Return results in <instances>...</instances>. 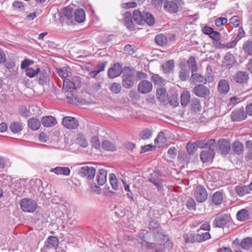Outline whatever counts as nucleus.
Masks as SVG:
<instances>
[{"label": "nucleus", "mask_w": 252, "mask_h": 252, "mask_svg": "<svg viewBox=\"0 0 252 252\" xmlns=\"http://www.w3.org/2000/svg\"><path fill=\"white\" fill-rule=\"evenodd\" d=\"M135 69L133 67L125 66L123 68L122 85L126 89L131 88L135 82Z\"/></svg>", "instance_id": "obj_1"}, {"label": "nucleus", "mask_w": 252, "mask_h": 252, "mask_svg": "<svg viewBox=\"0 0 252 252\" xmlns=\"http://www.w3.org/2000/svg\"><path fill=\"white\" fill-rule=\"evenodd\" d=\"M188 63L189 65L192 73L191 79L194 82L201 83L206 84L204 76L200 74L195 73L197 71V64L195 58L190 56L188 60Z\"/></svg>", "instance_id": "obj_2"}, {"label": "nucleus", "mask_w": 252, "mask_h": 252, "mask_svg": "<svg viewBox=\"0 0 252 252\" xmlns=\"http://www.w3.org/2000/svg\"><path fill=\"white\" fill-rule=\"evenodd\" d=\"M20 205L21 210L27 213H33L37 208V203L31 198H25L21 199Z\"/></svg>", "instance_id": "obj_3"}, {"label": "nucleus", "mask_w": 252, "mask_h": 252, "mask_svg": "<svg viewBox=\"0 0 252 252\" xmlns=\"http://www.w3.org/2000/svg\"><path fill=\"white\" fill-rule=\"evenodd\" d=\"M80 87V83L77 77H72L71 80L64 79L63 89L66 92H73Z\"/></svg>", "instance_id": "obj_4"}, {"label": "nucleus", "mask_w": 252, "mask_h": 252, "mask_svg": "<svg viewBox=\"0 0 252 252\" xmlns=\"http://www.w3.org/2000/svg\"><path fill=\"white\" fill-rule=\"evenodd\" d=\"M78 174L81 177H86L88 180L93 179L95 174V168L92 166H83L79 169Z\"/></svg>", "instance_id": "obj_5"}, {"label": "nucleus", "mask_w": 252, "mask_h": 252, "mask_svg": "<svg viewBox=\"0 0 252 252\" xmlns=\"http://www.w3.org/2000/svg\"><path fill=\"white\" fill-rule=\"evenodd\" d=\"M194 195L198 202L202 203L207 199L208 193L203 186L199 185L195 189Z\"/></svg>", "instance_id": "obj_6"}, {"label": "nucleus", "mask_w": 252, "mask_h": 252, "mask_svg": "<svg viewBox=\"0 0 252 252\" xmlns=\"http://www.w3.org/2000/svg\"><path fill=\"white\" fill-rule=\"evenodd\" d=\"M229 218L227 214L219 213L213 221V226L223 228L228 222Z\"/></svg>", "instance_id": "obj_7"}, {"label": "nucleus", "mask_w": 252, "mask_h": 252, "mask_svg": "<svg viewBox=\"0 0 252 252\" xmlns=\"http://www.w3.org/2000/svg\"><path fill=\"white\" fill-rule=\"evenodd\" d=\"M153 84L147 80H141L137 85V91L141 94H147L152 92Z\"/></svg>", "instance_id": "obj_8"}, {"label": "nucleus", "mask_w": 252, "mask_h": 252, "mask_svg": "<svg viewBox=\"0 0 252 252\" xmlns=\"http://www.w3.org/2000/svg\"><path fill=\"white\" fill-rule=\"evenodd\" d=\"M193 93L198 97L206 98L210 94L209 89L203 84H199L193 88Z\"/></svg>", "instance_id": "obj_9"}, {"label": "nucleus", "mask_w": 252, "mask_h": 252, "mask_svg": "<svg viewBox=\"0 0 252 252\" xmlns=\"http://www.w3.org/2000/svg\"><path fill=\"white\" fill-rule=\"evenodd\" d=\"M230 117L233 122H239L246 119L247 114L244 107H242L233 110L231 113Z\"/></svg>", "instance_id": "obj_10"}, {"label": "nucleus", "mask_w": 252, "mask_h": 252, "mask_svg": "<svg viewBox=\"0 0 252 252\" xmlns=\"http://www.w3.org/2000/svg\"><path fill=\"white\" fill-rule=\"evenodd\" d=\"M180 2H182V0H176L175 2L167 1L164 4L163 8L165 11L169 13H175L178 11V4H180Z\"/></svg>", "instance_id": "obj_11"}, {"label": "nucleus", "mask_w": 252, "mask_h": 252, "mask_svg": "<svg viewBox=\"0 0 252 252\" xmlns=\"http://www.w3.org/2000/svg\"><path fill=\"white\" fill-rule=\"evenodd\" d=\"M216 145H214L213 148L208 149L207 151H203L200 154V158L201 161L205 163L208 162L212 159L215 154V148Z\"/></svg>", "instance_id": "obj_12"}, {"label": "nucleus", "mask_w": 252, "mask_h": 252, "mask_svg": "<svg viewBox=\"0 0 252 252\" xmlns=\"http://www.w3.org/2000/svg\"><path fill=\"white\" fill-rule=\"evenodd\" d=\"M63 125L67 128L73 129L78 127V121L74 117L66 116L63 118Z\"/></svg>", "instance_id": "obj_13"}, {"label": "nucleus", "mask_w": 252, "mask_h": 252, "mask_svg": "<svg viewBox=\"0 0 252 252\" xmlns=\"http://www.w3.org/2000/svg\"><path fill=\"white\" fill-rule=\"evenodd\" d=\"M219 151L222 155L228 154L230 150V142L226 139H220L218 141Z\"/></svg>", "instance_id": "obj_14"}, {"label": "nucleus", "mask_w": 252, "mask_h": 252, "mask_svg": "<svg viewBox=\"0 0 252 252\" xmlns=\"http://www.w3.org/2000/svg\"><path fill=\"white\" fill-rule=\"evenodd\" d=\"M123 71L120 63H117L108 70V76L110 78H114L119 76Z\"/></svg>", "instance_id": "obj_15"}, {"label": "nucleus", "mask_w": 252, "mask_h": 252, "mask_svg": "<svg viewBox=\"0 0 252 252\" xmlns=\"http://www.w3.org/2000/svg\"><path fill=\"white\" fill-rule=\"evenodd\" d=\"M197 148L211 149L214 145H216V140L214 139H211L207 141L206 140H198L195 142Z\"/></svg>", "instance_id": "obj_16"}, {"label": "nucleus", "mask_w": 252, "mask_h": 252, "mask_svg": "<svg viewBox=\"0 0 252 252\" xmlns=\"http://www.w3.org/2000/svg\"><path fill=\"white\" fill-rule=\"evenodd\" d=\"M236 63V61L234 56L230 53H227L224 57L222 62L223 65L226 67L230 68L232 67Z\"/></svg>", "instance_id": "obj_17"}, {"label": "nucleus", "mask_w": 252, "mask_h": 252, "mask_svg": "<svg viewBox=\"0 0 252 252\" xmlns=\"http://www.w3.org/2000/svg\"><path fill=\"white\" fill-rule=\"evenodd\" d=\"M50 172H53L57 175L67 176L70 173V170L68 167L57 166L55 168H51Z\"/></svg>", "instance_id": "obj_18"}, {"label": "nucleus", "mask_w": 252, "mask_h": 252, "mask_svg": "<svg viewBox=\"0 0 252 252\" xmlns=\"http://www.w3.org/2000/svg\"><path fill=\"white\" fill-rule=\"evenodd\" d=\"M233 79L237 83H244L249 79V74L247 72L239 71L233 76Z\"/></svg>", "instance_id": "obj_19"}, {"label": "nucleus", "mask_w": 252, "mask_h": 252, "mask_svg": "<svg viewBox=\"0 0 252 252\" xmlns=\"http://www.w3.org/2000/svg\"><path fill=\"white\" fill-rule=\"evenodd\" d=\"M41 124L45 127H52L56 125L57 122L56 118L51 116H44L41 120Z\"/></svg>", "instance_id": "obj_20"}, {"label": "nucleus", "mask_w": 252, "mask_h": 252, "mask_svg": "<svg viewBox=\"0 0 252 252\" xmlns=\"http://www.w3.org/2000/svg\"><path fill=\"white\" fill-rule=\"evenodd\" d=\"M102 148L107 151L115 152L117 150L116 142L108 140H104L101 144Z\"/></svg>", "instance_id": "obj_21"}, {"label": "nucleus", "mask_w": 252, "mask_h": 252, "mask_svg": "<svg viewBox=\"0 0 252 252\" xmlns=\"http://www.w3.org/2000/svg\"><path fill=\"white\" fill-rule=\"evenodd\" d=\"M218 91L221 94H226L229 90V85L227 81L222 79L219 82Z\"/></svg>", "instance_id": "obj_22"}, {"label": "nucleus", "mask_w": 252, "mask_h": 252, "mask_svg": "<svg viewBox=\"0 0 252 252\" xmlns=\"http://www.w3.org/2000/svg\"><path fill=\"white\" fill-rule=\"evenodd\" d=\"M236 218L241 221L247 220L250 219V212L246 209H242L237 213Z\"/></svg>", "instance_id": "obj_23"}, {"label": "nucleus", "mask_w": 252, "mask_h": 252, "mask_svg": "<svg viewBox=\"0 0 252 252\" xmlns=\"http://www.w3.org/2000/svg\"><path fill=\"white\" fill-rule=\"evenodd\" d=\"M183 237L186 243H194L198 242L197 234L191 232L187 233L183 235Z\"/></svg>", "instance_id": "obj_24"}, {"label": "nucleus", "mask_w": 252, "mask_h": 252, "mask_svg": "<svg viewBox=\"0 0 252 252\" xmlns=\"http://www.w3.org/2000/svg\"><path fill=\"white\" fill-rule=\"evenodd\" d=\"M41 123V121L38 119L35 118H32L28 120V126L32 130H36L39 128Z\"/></svg>", "instance_id": "obj_25"}, {"label": "nucleus", "mask_w": 252, "mask_h": 252, "mask_svg": "<svg viewBox=\"0 0 252 252\" xmlns=\"http://www.w3.org/2000/svg\"><path fill=\"white\" fill-rule=\"evenodd\" d=\"M97 182L99 185H103L106 181L107 178V171L104 169H100L99 173L96 176Z\"/></svg>", "instance_id": "obj_26"}, {"label": "nucleus", "mask_w": 252, "mask_h": 252, "mask_svg": "<svg viewBox=\"0 0 252 252\" xmlns=\"http://www.w3.org/2000/svg\"><path fill=\"white\" fill-rule=\"evenodd\" d=\"M232 149L235 154L240 155L243 153L244 145L240 141H235L232 145Z\"/></svg>", "instance_id": "obj_27"}, {"label": "nucleus", "mask_w": 252, "mask_h": 252, "mask_svg": "<svg viewBox=\"0 0 252 252\" xmlns=\"http://www.w3.org/2000/svg\"><path fill=\"white\" fill-rule=\"evenodd\" d=\"M174 62L173 60H170L161 65V67L165 73L169 74L172 72L174 69Z\"/></svg>", "instance_id": "obj_28"}, {"label": "nucleus", "mask_w": 252, "mask_h": 252, "mask_svg": "<svg viewBox=\"0 0 252 252\" xmlns=\"http://www.w3.org/2000/svg\"><path fill=\"white\" fill-rule=\"evenodd\" d=\"M156 43L160 46H164L167 44L166 36L163 33H159L156 35L155 37Z\"/></svg>", "instance_id": "obj_29"}, {"label": "nucleus", "mask_w": 252, "mask_h": 252, "mask_svg": "<svg viewBox=\"0 0 252 252\" xmlns=\"http://www.w3.org/2000/svg\"><path fill=\"white\" fill-rule=\"evenodd\" d=\"M9 129L13 133H18L23 130V126L20 122H13L9 126Z\"/></svg>", "instance_id": "obj_30"}, {"label": "nucleus", "mask_w": 252, "mask_h": 252, "mask_svg": "<svg viewBox=\"0 0 252 252\" xmlns=\"http://www.w3.org/2000/svg\"><path fill=\"white\" fill-rule=\"evenodd\" d=\"M190 99V94L189 91H184L181 95V103L183 107H186L188 105Z\"/></svg>", "instance_id": "obj_31"}, {"label": "nucleus", "mask_w": 252, "mask_h": 252, "mask_svg": "<svg viewBox=\"0 0 252 252\" xmlns=\"http://www.w3.org/2000/svg\"><path fill=\"white\" fill-rule=\"evenodd\" d=\"M38 75V82L42 85L46 84L49 81V77L45 70H40Z\"/></svg>", "instance_id": "obj_32"}, {"label": "nucleus", "mask_w": 252, "mask_h": 252, "mask_svg": "<svg viewBox=\"0 0 252 252\" xmlns=\"http://www.w3.org/2000/svg\"><path fill=\"white\" fill-rule=\"evenodd\" d=\"M156 92L158 99L161 102H164L166 97V89L162 86H160L157 88Z\"/></svg>", "instance_id": "obj_33"}, {"label": "nucleus", "mask_w": 252, "mask_h": 252, "mask_svg": "<svg viewBox=\"0 0 252 252\" xmlns=\"http://www.w3.org/2000/svg\"><path fill=\"white\" fill-rule=\"evenodd\" d=\"M47 242L48 245H46V247L50 249L57 248L59 245V239L57 237L52 236H50L47 238Z\"/></svg>", "instance_id": "obj_34"}, {"label": "nucleus", "mask_w": 252, "mask_h": 252, "mask_svg": "<svg viewBox=\"0 0 252 252\" xmlns=\"http://www.w3.org/2000/svg\"><path fill=\"white\" fill-rule=\"evenodd\" d=\"M149 229L155 233H158L160 229L159 223L155 219H151L149 220Z\"/></svg>", "instance_id": "obj_35"}, {"label": "nucleus", "mask_w": 252, "mask_h": 252, "mask_svg": "<svg viewBox=\"0 0 252 252\" xmlns=\"http://www.w3.org/2000/svg\"><path fill=\"white\" fill-rule=\"evenodd\" d=\"M213 203L215 205H220L223 200V195L221 192L217 191L215 192L212 198Z\"/></svg>", "instance_id": "obj_36"}, {"label": "nucleus", "mask_w": 252, "mask_h": 252, "mask_svg": "<svg viewBox=\"0 0 252 252\" xmlns=\"http://www.w3.org/2000/svg\"><path fill=\"white\" fill-rule=\"evenodd\" d=\"M74 17H60L58 19L59 22L57 23H60L61 25H63L64 24H66L67 25H70L71 24H74ZM55 20H58V19H56Z\"/></svg>", "instance_id": "obj_37"}, {"label": "nucleus", "mask_w": 252, "mask_h": 252, "mask_svg": "<svg viewBox=\"0 0 252 252\" xmlns=\"http://www.w3.org/2000/svg\"><path fill=\"white\" fill-rule=\"evenodd\" d=\"M246 147L248 151L245 156V159L247 161L252 160V141H247L246 143Z\"/></svg>", "instance_id": "obj_38"}, {"label": "nucleus", "mask_w": 252, "mask_h": 252, "mask_svg": "<svg viewBox=\"0 0 252 252\" xmlns=\"http://www.w3.org/2000/svg\"><path fill=\"white\" fill-rule=\"evenodd\" d=\"M242 49L246 54L252 56V41H245L242 45Z\"/></svg>", "instance_id": "obj_39"}, {"label": "nucleus", "mask_w": 252, "mask_h": 252, "mask_svg": "<svg viewBox=\"0 0 252 252\" xmlns=\"http://www.w3.org/2000/svg\"><path fill=\"white\" fill-rule=\"evenodd\" d=\"M153 135V131L149 128H145L139 133L140 139L146 140L150 139Z\"/></svg>", "instance_id": "obj_40"}, {"label": "nucleus", "mask_w": 252, "mask_h": 252, "mask_svg": "<svg viewBox=\"0 0 252 252\" xmlns=\"http://www.w3.org/2000/svg\"><path fill=\"white\" fill-rule=\"evenodd\" d=\"M242 248L245 250H249L252 247V238L247 237L242 240L240 243Z\"/></svg>", "instance_id": "obj_41"}, {"label": "nucleus", "mask_w": 252, "mask_h": 252, "mask_svg": "<svg viewBox=\"0 0 252 252\" xmlns=\"http://www.w3.org/2000/svg\"><path fill=\"white\" fill-rule=\"evenodd\" d=\"M76 141L77 143L83 148H86L89 145L85 136L81 133L77 134Z\"/></svg>", "instance_id": "obj_42"}, {"label": "nucleus", "mask_w": 252, "mask_h": 252, "mask_svg": "<svg viewBox=\"0 0 252 252\" xmlns=\"http://www.w3.org/2000/svg\"><path fill=\"white\" fill-rule=\"evenodd\" d=\"M26 74L30 78H33L40 72V68L36 67L33 69L32 67H28L25 70Z\"/></svg>", "instance_id": "obj_43"}, {"label": "nucleus", "mask_w": 252, "mask_h": 252, "mask_svg": "<svg viewBox=\"0 0 252 252\" xmlns=\"http://www.w3.org/2000/svg\"><path fill=\"white\" fill-rule=\"evenodd\" d=\"M191 108L192 110L196 111H201V104L200 101L197 98H193L191 100Z\"/></svg>", "instance_id": "obj_44"}, {"label": "nucleus", "mask_w": 252, "mask_h": 252, "mask_svg": "<svg viewBox=\"0 0 252 252\" xmlns=\"http://www.w3.org/2000/svg\"><path fill=\"white\" fill-rule=\"evenodd\" d=\"M73 11L72 6L69 5L61 9L59 12L60 16H72Z\"/></svg>", "instance_id": "obj_45"}, {"label": "nucleus", "mask_w": 252, "mask_h": 252, "mask_svg": "<svg viewBox=\"0 0 252 252\" xmlns=\"http://www.w3.org/2000/svg\"><path fill=\"white\" fill-rule=\"evenodd\" d=\"M190 71L189 68L185 69L182 68L179 72V78L181 80L185 81L187 80L189 76Z\"/></svg>", "instance_id": "obj_46"}, {"label": "nucleus", "mask_w": 252, "mask_h": 252, "mask_svg": "<svg viewBox=\"0 0 252 252\" xmlns=\"http://www.w3.org/2000/svg\"><path fill=\"white\" fill-rule=\"evenodd\" d=\"M109 181L112 188L117 190L119 189V186L117 181V179L115 175L113 173H110L109 174Z\"/></svg>", "instance_id": "obj_47"}, {"label": "nucleus", "mask_w": 252, "mask_h": 252, "mask_svg": "<svg viewBox=\"0 0 252 252\" xmlns=\"http://www.w3.org/2000/svg\"><path fill=\"white\" fill-rule=\"evenodd\" d=\"M68 69L69 68L66 67H63L60 68H58L57 69V72L60 77L63 78H65L68 76V73H70L68 71Z\"/></svg>", "instance_id": "obj_48"}, {"label": "nucleus", "mask_w": 252, "mask_h": 252, "mask_svg": "<svg viewBox=\"0 0 252 252\" xmlns=\"http://www.w3.org/2000/svg\"><path fill=\"white\" fill-rule=\"evenodd\" d=\"M151 80L155 84L161 86L164 84V80L158 74H154L151 77Z\"/></svg>", "instance_id": "obj_49"}, {"label": "nucleus", "mask_w": 252, "mask_h": 252, "mask_svg": "<svg viewBox=\"0 0 252 252\" xmlns=\"http://www.w3.org/2000/svg\"><path fill=\"white\" fill-rule=\"evenodd\" d=\"M19 113L23 117L27 118L30 116V110L25 106L22 105L19 108Z\"/></svg>", "instance_id": "obj_50"}, {"label": "nucleus", "mask_w": 252, "mask_h": 252, "mask_svg": "<svg viewBox=\"0 0 252 252\" xmlns=\"http://www.w3.org/2000/svg\"><path fill=\"white\" fill-rule=\"evenodd\" d=\"M197 238L198 239V242H201L207 240H209L211 238V235L209 232H206L204 233H197Z\"/></svg>", "instance_id": "obj_51"}, {"label": "nucleus", "mask_w": 252, "mask_h": 252, "mask_svg": "<svg viewBox=\"0 0 252 252\" xmlns=\"http://www.w3.org/2000/svg\"><path fill=\"white\" fill-rule=\"evenodd\" d=\"M14 9L18 11L25 10V5L22 1H15L12 4Z\"/></svg>", "instance_id": "obj_52"}, {"label": "nucleus", "mask_w": 252, "mask_h": 252, "mask_svg": "<svg viewBox=\"0 0 252 252\" xmlns=\"http://www.w3.org/2000/svg\"><path fill=\"white\" fill-rule=\"evenodd\" d=\"M110 90L112 93L115 94H119L121 90L120 84L118 83H113L110 86Z\"/></svg>", "instance_id": "obj_53"}, {"label": "nucleus", "mask_w": 252, "mask_h": 252, "mask_svg": "<svg viewBox=\"0 0 252 252\" xmlns=\"http://www.w3.org/2000/svg\"><path fill=\"white\" fill-rule=\"evenodd\" d=\"M186 206L189 210H196V202L191 197L189 198L186 202Z\"/></svg>", "instance_id": "obj_54"}, {"label": "nucleus", "mask_w": 252, "mask_h": 252, "mask_svg": "<svg viewBox=\"0 0 252 252\" xmlns=\"http://www.w3.org/2000/svg\"><path fill=\"white\" fill-rule=\"evenodd\" d=\"M125 25L130 30H134V26L132 21V17H125Z\"/></svg>", "instance_id": "obj_55"}, {"label": "nucleus", "mask_w": 252, "mask_h": 252, "mask_svg": "<svg viewBox=\"0 0 252 252\" xmlns=\"http://www.w3.org/2000/svg\"><path fill=\"white\" fill-rule=\"evenodd\" d=\"M187 149L189 154L193 155L197 150V147L195 143H188L187 145Z\"/></svg>", "instance_id": "obj_56"}, {"label": "nucleus", "mask_w": 252, "mask_h": 252, "mask_svg": "<svg viewBox=\"0 0 252 252\" xmlns=\"http://www.w3.org/2000/svg\"><path fill=\"white\" fill-rule=\"evenodd\" d=\"M149 181L157 187L158 190H160L163 188L162 180H157L155 178H151Z\"/></svg>", "instance_id": "obj_57"}, {"label": "nucleus", "mask_w": 252, "mask_h": 252, "mask_svg": "<svg viewBox=\"0 0 252 252\" xmlns=\"http://www.w3.org/2000/svg\"><path fill=\"white\" fill-rule=\"evenodd\" d=\"M92 145L96 149H98L100 147V143L98 136H94L92 137L91 140Z\"/></svg>", "instance_id": "obj_58"}, {"label": "nucleus", "mask_w": 252, "mask_h": 252, "mask_svg": "<svg viewBox=\"0 0 252 252\" xmlns=\"http://www.w3.org/2000/svg\"><path fill=\"white\" fill-rule=\"evenodd\" d=\"M201 27L202 32L206 35H209L211 34V32H213L214 29L213 28L209 27L205 24H201Z\"/></svg>", "instance_id": "obj_59"}, {"label": "nucleus", "mask_w": 252, "mask_h": 252, "mask_svg": "<svg viewBox=\"0 0 252 252\" xmlns=\"http://www.w3.org/2000/svg\"><path fill=\"white\" fill-rule=\"evenodd\" d=\"M124 49L125 51L127 52L130 55L134 54L136 51V48L135 46L130 44L126 45Z\"/></svg>", "instance_id": "obj_60"}, {"label": "nucleus", "mask_w": 252, "mask_h": 252, "mask_svg": "<svg viewBox=\"0 0 252 252\" xmlns=\"http://www.w3.org/2000/svg\"><path fill=\"white\" fill-rule=\"evenodd\" d=\"M3 181H2V186H6L8 185V186H10L11 185V183L12 181V178L9 176H6L4 175L2 176Z\"/></svg>", "instance_id": "obj_61"}, {"label": "nucleus", "mask_w": 252, "mask_h": 252, "mask_svg": "<svg viewBox=\"0 0 252 252\" xmlns=\"http://www.w3.org/2000/svg\"><path fill=\"white\" fill-rule=\"evenodd\" d=\"M33 63V61L30 59H26L24 60L21 63V68L23 69L28 67L29 65Z\"/></svg>", "instance_id": "obj_62"}, {"label": "nucleus", "mask_w": 252, "mask_h": 252, "mask_svg": "<svg viewBox=\"0 0 252 252\" xmlns=\"http://www.w3.org/2000/svg\"><path fill=\"white\" fill-rule=\"evenodd\" d=\"M227 21L226 18L220 17L215 20V24L217 27H220L225 24Z\"/></svg>", "instance_id": "obj_63"}, {"label": "nucleus", "mask_w": 252, "mask_h": 252, "mask_svg": "<svg viewBox=\"0 0 252 252\" xmlns=\"http://www.w3.org/2000/svg\"><path fill=\"white\" fill-rule=\"evenodd\" d=\"M235 191L240 196H243L246 194L245 188L242 186H236L235 187Z\"/></svg>", "instance_id": "obj_64"}]
</instances>
